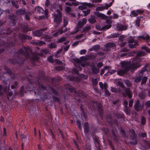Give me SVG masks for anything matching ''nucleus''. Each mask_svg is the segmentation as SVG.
Segmentation results:
<instances>
[{
  "instance_id": "obj_28",
  "label": "nucleus",
  "mask_w": 150,
  "mask_h": 150,
  "mask_svg": "<svg viewBox=\"0 0 150 150\" xmlns=\"http://www.w3.org/2000/svg\"><path fill=\"white\" fill-rule=\"evenodd\" d=\"M132 44H130L128 45V46L130 48H136L138 46L137 43V42H134Z\"/></svg>"
},
{
  "instance_id": "obj_21",
  "label": "nucleus",
  "mask_w": 150,
  "mask_h": 150,
  "mask_svg": "<svg viewBox=\"0 0 150 150\" xmlns=\"http://www.w3.org/2000/svg\"><path fill=\"white\" fill-rule=\"evenodd\" d=\"M99 85H100V87L102 89H106L108 88V85L106 83H105L104 84L102 82H100L99 83Z\"/></svg>"
},
{
  "instance_id": "obj_36",
  "label": "nucleus",
  "mask_w": 150,
  "mask_h": 150,
  "mask_svg": "<svg viewBox=\"0 0 150 150\" xmlns=\"http://www.w3.org/2000/svg\"><path fill=\"white\" fill-rule=\"evenodd\" d=\"M63 21L64 24L63 27H65L68 23V20L67 19V18L66 17L64 18Z\"/></svg>"
},
{
  "instance_id": "obj_3",
  "label": "nucleus",
  "mask_w": 150,
  "mask_h": 150,
  "mask_svg": "<svg viewBox=\"0 0 150 150\" xmlns=\"http://www.w3.org/2000/svg\"><path fill=\"white\" fill-rule=\"evenodd\" d=\"M95 14L98 17L101 18L103 19H106V23L108 24V25H106L102 27L101 29V30L108 29L111 27V24L112 23L110 19H107L108 18V16L105 15L104 14L100 13L98 12H95Z\"/></svg>"
},
{
  "instance_id": "obj_18",
  "label": "nucleus",
  "mask_w": 150,
  "mask_h": 150,
  "mask_svg": "<svg viewBox=\"0 0 150 150\" xmlns=\"http://www.w3.org/2000/svg\"><path fill=\"white\" fill-rule=\"evenodd\" d=\"M125 93L128 96V97L130 98H131L132 97V95L131 91H130V88H126V89H125Z\"/></svg>"
},
{
  "instance_id": "obj_31",
  "label": "nucleus",
  "mask_w": 150,
  "mask_h": 150,
  "mask_svg": "<svg viewBox=\"0 0 150 150\" xmlns=\"http://www.w3.org/2000/svg\"><path fill=\"white\" fill-rule=\"evenodd\" d=\"M111 91L112 92L114 93H117L118 92L119 93H121V91L120 89L118 90L117 88L113 87H111Z\"/></svg>"
},
{
  "instance_id": "obj_44",
  "label": "nucleus",
  "mask_w": 150,
  "mask_h": 150,
  "mask_svg": "<svg viewBox=\"0 0 150 150\" xmlns=\"http://www.w3.org/2000/svg\"><path fill=\"white\" fill-rule=\"evenodd\" d=\"M144 71L143 70L139 71L137 76L138 77H139V78H141V79H142V78L143 75Z\"/></svg>"
},
{
  "instance_id": "obj_42",
  "label": "nucleus",
  "mask_w": 150,
  "mask_h": 150,
  "mask_svg": "<svg viewBox=\"0 0 150 150\" xmlns=\"http://www.w3.org/2000/svg\"><path fill=\"white\" fill-rule=\"evenodd\" d=\"M117 86H120L122 88V89L125 88V86L123 82L120 81H118L117 83Z\"/></svg>"
},
{
  "instance_id": "obj_39",
  "label": "nucleus",
  "mask_w": 150,
  "mask_h": 150,
  "mask_svg": "<svg viewBox=\"0 0 150 150\" xmlns=\"http://www.w3.org/2000/svg\"><path fill=\"white\" fill-rule=\"evenodd\" d=\"M10 63L12 64H16L18 63L19 62L16 59H11L9 60Z\"/></svg>"
},
{
  "instance_id": "obj_32",
  "label": "nucleus",
  "mask_w": 150,
  "mask_h": 150,
  "mask_svg": "<svg viewBox=\"0 0 150 150\" xmlns=\"http://www.w3.org/2000/svg\"><path fill=\"white\" fill-rule=\"evenodd\" d=\"M44 38L45 41H50V39L52 38V37L51 36H50L47 35H44Z\"/></svg>"
},
{
  "instance_id": "obj_37",
  "label": "nucleus",
  "mask_w": 150,
  "mask_h": 150,
  "mask_svg": "<svg viewBox=\"0 0 150 150\" xmlns=\"http://www.w3.org/2000/svg\"><path fill=\"white\" fill-rule=\"evenodd\" d=\"M81 30V29L79 28L77 26V28H74V30L71 32V34H75L78 33Z\"/></svg>"
},
{
  "instance_id": "obj_52",
  "label": "nucleus",
  "mask_w": 150,
  "mask_h": 150,
  "mask_svg": "<svg viewBox=\"0 0 150 150\" xmlns=\"http://www.w3.org/2000/svg\"><path fill=\"white\" fill-rule=\"evenodd\" d=\"M88 21L91 24L94 23L96 21L95 19L93 18L88 19Z\"/></svg>"
},
{
  "instance_id": "obj_60",
  "label": "nucleus",
  "mask_w": 150,
  "mask_h": 150,
  "mask_svg": "<svg viewBox=\"0 0 150 150\" xmlns=\"http://www.w3.org/2000/svg\"><path fill=\"white\" fill-rule=\"evenodd\" d=\"M51 4L50 3V2L49 0H47L46 1V2L45 3V7L47 8H48V7L50 6V5H51Z\"/></svg>"
},
{
  "instance_id": "obj_53",
  "label": "nucleus",
  "mask_w": 150,
  "mask_h": 150,
  "mask_svg": "<svg viewBox=\"0 0 150 150\" xmlns=\"http://www.w3.org/2000/svg\"><path fill=\"white\" fill-rule=\"evenodd\" d=\"M131 14L133 15V16H132L131 15V16L132 17L134 16V17H136L137 16H138V14L137 13V12L136 11H132L131 12Z\"/></svg>"
},
{
  "instance_id": "obj_43",
  "label": "nucleus",
  "mask_w": 150,
  "mask_h": 150,
  "mask_svg": "<svg viewBox=\"0 0 150 150\" xmlns=\"http://www.w3.org/2000/svg\"><path fill=\"white\" fill-rule=\"evenodd\" d=\"M146 122V119L145 117L143 116L141 117V122L142 125H144L145 124Z\"/></svg>"
},
{
  "instance_id": "obj_30",
  "label": "nucleus",
  "mask_w": 150,
  "mask_h": 150,
  "mask_svg": "<svg viewBox=\"0 0 150 150\" xmlns=\"http://www.w3.org/2000/svg\"><path fill=\"white\" fill-rule=\"evenodd\" d=\"M25 18L26 19L28 20H30V15L31 13L29 12H25Z\"/></svg>"
},
{
  "instance_id": "obj_5",
  "label": "nucleus",
  "mask_w": 150,
  "mask_h": 150,
  "mask_svg": "<svg viewBox=\"0 0 150 150\" xmlns=\"http://www.w3.org/2000/svg\"><path fill=\"white\" fill-rule=\"evenodd\" d=\"M130 133L131 134V137L132 140L131 142V144L135 145L137 144V139L136 138V134L134 131L132 129L130 131Z\"/></svg>"
},
{
  "instance_id": "obj_8",
  "label": "nucleus",
  "mask_w": 150,
  "mask_h": 150,
  "mask_svg": "<svg viewBox=\"0 0 150 150\" xmlns=\"http://www.w3.org/2000/svg\"><path fill=\"white\" fill-rule=\"evenodd\" d=\"M47 28H42L39 30H37L34 31L33 32V34L35 36L37 37H40L43 34L42 32L43 31H45L46 30Z\"/></svg>"
},
{
  "instance_id": "obj_25",
  "label": "nucleus",
  "mask_w": 150,
  "mask_h": 150,
  "mask_svg": "<svg viewBox=\"0 0 150 150\" xmlns=\"http://www.w3.org/2000/svg\"><path fill=\"white\" fill-rule=\"evenodd\" d=\"M19 38L22 41L26 40V35L23 34H20L18 36Z\"/></svg>"
},
{
  "instance_id": "obj_58",
  "label": "nucleus",
  "mask_w": 150,
  "mask_h": 150,
  "mask_svg": "<svg viewBox=\"0 0 150 150\" xmlns=\"http://www.w3.org/2000/svg\"><path fill=\"white\" fill-rule=\"evenodd\" d=\"M145 105L146 108H148L150 107V100L146 102L145 103Z\"/></svg>"
},
{
  "instance_id": "obj_34",
  "label": "nucleus",
  "mask_w": 150,
  "mask_h": 150,
  "mask_svg": "<svg viewBox=\"0 0 150 150\" xmlns=\"http://www.w3.org/2000/svg\"><path fill=\"white\" fill-rule=\"evenodd\" d=\"M65 11L68 14H70V12L72 11L71 8L69 6H66L65 8Z\"/></svg>"
},
{
  "instance_id": "obj_41",
  "label": "nucleus",
  "mask_w": 150,
  "mask_h": 150,
  "mask_svg": "<svg viewBox=\"0 0 150 150\" xmlns=\"http://www.w3.org/2000/svg\"><path fill=\"white\" fill-rule=\"evenodd\" d=\"M138 135L139 137H147V134L146 132H139L138 134Z\"/></svg>"
},
{
  "instance_id": "obj_4",
  "label": "nucleus",
  "mask_w": 150,
  "mask_h": 150,
  "mask_svg": "<svg viewBox=\"0 0 150 150\" xmlns=\"http://www.w3.org/2000/svg\"><path fill=\"white\" fill-rule=\"evenodd\" d=\"M57 14H54L53 15L54 21L56 23V26H58L62 22V13L59 10L56 11Z\"/></svg>"
},
{
  "instance_id": "obj_62",
  "label": "nucleus",
  "mask_w": 150,
  "mask_h": 150,
  "mask_svg": "<svg viewBox=\"0 0 150 150\" xmlns=\"http://www.w3.org/2000/svg\"><path fill=\"white\" fill-rule=\"evenodd\" d=\"M136 11L137 12V14H141L144 12V11L142 10L138 9L136 10Z\"/></svg>"
},
{
  "instance_id": "obj_20",
  "label": "nucleus",
  "mask_w": 150,
  "mask_h": 150,
  "mask_svg": "<svg viewBox=\"0 0 150 150\" xmlns=\"http://www.w3.org/2000/svg\"><path fill=\"white\" fill-rule=\"evenodd\" d=\"M92 71L93 73L95 74H97L100 71V69L98 68L95 66L92 67Z\"/></svg>"
},
{
  "instance_id": "obj_45",
  "label": "nucleus",
  "mask_w": 150,
  "mask_h": 150,
  "mask_svg": "<svg viewBox=\"0 0 150 150\" xmlns=\"http://www.w3.org/2000/svg\"><path fill=\"white\" fill-rule=\"evenodd\" d=\"M52 82L53 83L57 85V83L59 81V80L58 79H56L55 78H53L52 79Z\"/></svg>"
},
{
  "instance_id": "obj_57",
  "label": "nucleus",
  "mask_w": 150,
  "mask_h": 150,
  "mask_svg": "<svg viewBox=\"0 0 150 150\" xmlns=\"http://www.w3.org/2000/svg\"><path fill=\"white\" fill-rule=\"evenodd\" d=\"M76 124L77 125L78 128L80 130H81L82 128L81 127V123L80 122L79 120H77L76 121Z\"/></svg>"
},
{
  "instance_id": "obj_55",
  "label": "nucleus",
  "mask_w": 150,
  "mask_h": 150,
  "mask_svg": "<svg viewBox=\"0 0 150 150\" xmlns=\"http://www.w3.org/2000/svg\"><path fill=\"white\" fill-rule=\"evenodd\" d=\"M91 28L90 26H87L85 27L83 30V31L84 32L88 31L91 29Z\"/></svg>"
},
{
  "instance_id": "obj_7",
  "label": "nucleus",
  "mask_w": 150,
  "mask_h": 150,
  "mask_svg": "<svg viewBox=\"0 0 150 150\" xmlns=\"http://www.w3.org/2000/svg\"><path fill=\"white\" fill-rule=\"evenodd\" d=\"M134 109L137 112L142 110L143 108V105L140 104V101L137 100L134 105Z\"/></svg>"
},
{
  "instance_id": "obj_19",
  "label": "nucleus",
  "mask_w": 150,
  "mask_h": 150,
  "mask_svg": "<svg viewBox=\"0 0 150 150\" xmlns=\"http://www.w3.org/2000/svg\"><path fill=\"white\" fill-rule=\"evenodd\" d=\"M43 9L40 6H37L35 8V12L37 13L40 14L41 13H42L43 11Z\"/></svg>"
},
{
  "instance_id": "obj_50",
  "label": "nucleus",
  "mask_w": 150,
  "mask_h": 150,
  "mask_svg": "<svg viewBox=\"0 0 150 150\" xmlns=\"http://www.w3.org/2000/svg\"><path fill=\"white\" fill-rule=\"evenodd\" d=\"M18 85V83L17 81H15L14 82L13 84L12 85L11 88L12 89H13L17 87Z\"/></svg>"
},
{
  "instance_id": "obj_6",
  "label": "nucleus",
  "mask_w": 150,
  "mask_h": 150,
  "mask_svg": "<svg viewBox=\"0 0 150 150\" xmlns=\"http://www.w3.org/2000/svg\"><path fill=\"white\" fill-rule=\"evenodd\" d=\"M93 6L94 5L90 3H84L82 5L79 6L78 8L79 9L83 11L87 8V7L91 8L93 7Z\"/></svg>"
},
{
  "instance_id": "obj_63",
  "label": "nucleus",
  "mask_w": 150,
  "mask_h": 150,
  "mask_svg": "<svg viewBox=\"0 0 150 150\" xmlns=\"http://www.w3.org/2000/svg\"><path fill=\"white\" fill-rule=\"evenodd\" d=\"M105 95L107 96H109L110 95V93L108 91L107 89H105Z\"/></svg>"
},
{
  "instance_id": "obj_12",
  "label": "nucleus",
  "mask_w": 150,
  "mask_h": 150,
  "mask_svg": "<svg viewBox=\"0 0 150 150\" xmlns=\"http://www.w3.org/2000/svg\"><path fill=\"white\" fill-rule=\"evenodd\" d=\"M116 46L115 44L113 42H108L105 44L104 47L107 48L106 50H109V48H112Z\"/></svg>"
},
{
  "instance_id": "obj_14",
  "label": "nucleus",
  "mask_w": 150,
  "mask_h": 150,
  "mask_svg": "<svg viewBox=\"0 0 150 150\" xmlns=\"http://www.w3.org/2000/svg\"><path fill=\"white\" fill-rule=\"evenodd\" d=\"M26 11L24 8L23 9H19L16 11V13L18 15H22L25 14Z\"/></svg>"
},
{
  "instance_id": "obj_29",
  "label": "nucleus",
  "mask_w": 150,
  "mask_h": 150,
  "mask_svg": "<svg viewBox=\"0 0 150 150\" xmlns=\"http://www.w3.org/2000/svg\"><path fill=\"white\" fill-rule=\"evenodd\" d=\"M133 79L134 80V81L136 83H139L140 82L141 79V78H139L137 76H135L133 78Z\"/></svg>"
},
{
  "instance_id": "obj_48",
  "label": "nucleus",
  "mask_w": 150,
  "mask_h": 150,
  "mask_svg": "<svg viewBox=\"0 0 150 150\" xmlns=\"http://www.w3.org/2000/svg\"><path fill=\"white\" fill-rule=\"evenodd\" d=\"M56 43L54 42L52 43L49 45V47L50 48H55L57 47Z\"/></svg>"
},
{
  "instance_id": "obj_61",
  "label": "nucleus",
  "mask_w": 150,
  "mask_h": 150,
  "mask_svg": "<svg viewBox=\"0 0 150 150\" xmlns=\"http://www.w3.org/2000/svg\"><path fill=\"white\" fill-rule=\"evenodd\" d=\"M53 56H50L47 59L51 63H53L54 61L53 59Z\"/></svg>"
},
{
  "instance_id": "obj_64",
  "label": "nucleus",
  "mask_w": 150,
  "mask_h": 150,
  "mask_svg": "<svg viewBox=\"0 0 150 150\" xmlns=\"http://www.w3.org/2000/svg\"><path fill=\"white\" fill-rule=\"evenodd\" d=\"M91 145L90 144L86 146V147L85 150H91Z\"/></svg>"
},
{
  "instance_id": "obj_23",
  "label": "nucleus",
  "mask_w": 150,
  "mask_h": 150,
  "mask_svg": "<svg viewBox=\"0 0 150 150\" xmlns=\"http://www.w3.org/2000/svg\"><path fill=\"white\" fill-rule=\"evenodd\" d=\"M94 140L96 146V147H97L98 146H100V143L99 142L100 140H99L98 137H95Z\"/></svg>"
},
{
  "instance_id": "obj_17",
  "label": "nucleus",
  "mask_w": 150,
  "mask_h": 150,
  "mask_svg": "<svg viewBox=\"0 0 150 150\" xmlns=\"http://www.w3.org/2000/svg\"><path fill=\"white\" fill-rule=\"evenodd\" d=\"M45 75V73L43 71L41 70H40L39 72L38 79L39 80L40 79H44Z\"/></svg>"
},
{
  "instance_id": "obj_47",
  "label": "nucleus",
  "mask_w": 150,
  "mask_h": 150,
  "mask_svg": "<svg viewBox=\"0 0 150 150\" xmlns=\"http://www.w3.org/2000/svg\"><path fill=\"white\" fill-rule=\"evenodd\" d=\"M82 11L84 14V16H86L90 13V10L89 9H87L86 10H83Z\"/></svg>"
},
{
  "instance_id": "obj_10",
  "label": "nucleus",
  "mask_w": 150,
  "mask_h": 150,
  "mask_svg": "<svg viewBox=\"0 0 150 150\" xmlns=\"http://www.w3.org/2000/svg\"><path fill=\"white\" fill-rule=\"evenodd\" d=\"M6 46L8 47V45L6 44L4 42L3 40L0 41V54L2 53L4 50V48Z\"/></svg>"
},
{
  "instance_id": "obj_56",
  "label": "nucleus",
  "mask_w": 150,
  "mask_h": 150,
  "mask_svg": "<svg viewBox=\"0 0 150 150\" xmlns=\"http://www.w3.org/2000/svg\"><path fill=\"white\" fill-rule=\"evenodd\" d=\"M125 83L126 85L128 87H130L132 86V84L129 81L126 80L125 81Z\"/></svg>"
},
{
  "instance_id": "obj_13",
  "label": "nucleus",
  "mask_w": 150,
  "mask_h": 150,
  "mask_svg": "<svg viewBox=\"0 0 150 150\" xmlns=\"http://www.w3.org/2000/svg\"><path fill=\"white\" fill-rule=\"evenodd\" d=\"M139 38H141L143 40H145L146 42H149L150 39V37L147 34H145L141 36L138 37Z\"/></svg>"
},
{
  "instance_id": "obj_15",
  "label": "nucleus",
  "mask_w": 150,
  "mask_h": 150,
  "mask_svg": "<svg viewBox=\"0 0 150 150\" xmlns=\"http://www.w3.org/2000/svg\"><path fill=\"white\" fill-rule=\"evenodd\" d=\"M62 27L59 30L55 32L52 35L53 37H56L58 36L59 34H62L63 33L65 32L62 29Z\"/></svg>"
},
{
  "instance_id": "obj_27",
  "label": "nucleus",
  "mask_w": 150,
  "mask_h": 150,
  "mask_svg": "<svg viewBox=\"0 0 150 150\" xmlns=\"http://www.w3.org/2000/svg\"><path fill=\"white\" fill-rule=\"evenodd\" d=\"M115 116L117 118H124L123 114L122 113H115Z\"/></svg>"
},
{
  "instance_id": "obj_51",
  "label": "nucleus",
  "mask_w": 150,
  "mask_h": 150,
  "mask_svg": "<svg viewBox=\"0 0 150 150\" xmlns=\"http://www.w3.org/2000/svg\"><path fill=\"white\" fill-rule=\"evenodd\" d=\"M147 77H143L142 80V81L141 83V84H143L145 83L147 80Z\"/></svg>"
},
{
  "instance_id": "obj_38",
  "label": "nucleus",
  "mask_w": 150,
  "mask_h": 150,
  "mask_svg": "<svg viewBox=\"0 0 150 150\" xmlns=\"http://www.w3.org/2000/svg\"><path fill=\"white\" fill-rule=\"evenodd\" d=\"M92 81L93 82V86H96L98 83V81L97 79L96 78L95 79H92Z\"/></svg>"
},
{
  "instance_id": "obj_35",
  "label": "nucleus",
  "mask_w": 150,
  "mask_h": 150,
  "mask_svg": "<svg viewBox=\"0 0 150 150\" xmlns=\"http://www.w3.org/2000/svg\"><path fill=\"white\" fill-rule=\"evenodd\" d=\"M120 34L119 33H113L109 36L110 38H115L119 37Z\"/></svg>"
},
{
  "instance_id": "obj_16",
  "label": "nucleus",
  "mask_w": 150,
  "mask_h": 150,
  "mask_svg": "<svg viewBox=\"0 0 150 150\" xmlns=\"http://www.w3.org/2000/svg\"><path fill=\"white\" fill-rule=\"evenodd\" d=\"M35 83L36 85L38 86L39 88L42 91H44L45 89V86L42 84L40 83L39 80L35 82Z\"/></svg>"
},
{
  "instance_id": "obj_33",
  "label": "nucleus",
  "mask_w": 150,
  "mask_h": 150,
  "mask_svg": "<svg viewBox=\"0 0 150 150\" xmlns=\"http://www.w3.org/2000/svg\"><path fill=\"white\" fill-rule=\"evenodd\" d=\"M139 97L141 99H144L146 97V95L145 93L143 92H141L139 95Z\"/></svg>"
},
{
  "instance_id": "obj_11",
  "label": "nucleus",
  "mask_w": 150,
  "mask_h": 150,
  "mask_svg": "<svg viewBox=\"0 0 150 150\" xmlns=\"http://www.w3.org/2000/svg\"><path fill=\"white\" fill-rule=\"evenodd\" d=\"M87 21V20L85 18H83L80 21H79L78 23L77 26L79 28L81 29L83 26L86 24Z\"/></svg>"
},
{
  "instance_id": "obj_54",
  "label": "nucleus",
  "mask_w": 150,
  "mask_h": 150,
  "mask_svg": "<svg viewBox=\"0 0 150 150\" xmlns=\"http://www.w3.org/2000/svg\"><path fill=\"white\" fill-rule=\"evenodd\" d=\"M140 19L139 18V17H138L137 18V19L135 21V23L138 26H139V23L140 21Z\"/></svg>"
},
{
  "instance_id": "obj_9",
  "label": "nucleus",
  "mask_w": 150,
  "mask_h": 150,
  "mask_svg": "<svg viewBox=\"0 0 150 150\" xmlns=\"http://www.w3.org/2000/svg\"><path fill=\"white\" fill-rule=\"evenodd\" d=\"M127 27L123 25L120 23H118L117 25L116 28L118 31H122L126 30L127 29Z\"/></svg>"
},
{
  "instance_id": "obj_40",
  "label": "nucleus",
  "mask_w": 150,
  "mask_h": 150,
  "mask_svg": "<svg viewBox=\"0 0 150 150\" xmlns=\"http://www.w3.org/2000/svg\"><path fill=\"white\" fill-rule=\"evenodd\" d=\"M18 2L17 1L15 2L14 1H12L11 2L12 5L16 8H18L19 7V6L17 4Z\"/></svg>"
},
{
  "instance_id": "obj_2",
  "label": "nucleus",
  "mask_w": 150,
  "mask_h": 150,
  "mask_svg": "<svg viewBox=\"0 0 150 150\" xmlns=\"http://www.w3.org/2000/svg\"><path fill=\"white\" fill-rule=\"evenodd\" d=\"M17 55V57H18L20 55L24 56L25 58L30 59L39 62V56L35 53H32L30 55L29 54L27 48L25 47H24L23 49H20L16 52L15 53Z\"/></svg>"
},
{
  "instance_id": "obj_46",
  "label": "nucleus",
  "mask_w": 150,
  "mask_h": 150,
  "mask_svg": "<svg viewBox=\"0 0 150 150\" xmlns=\"http://www.w3.org/2000/svg\"><path fill=\"white\" fill-rule=\"evenodd\" d=\"M4 69L6 71L7 73L10 74H12V71L9 68L6 66H4Z\"/></svg>"
},
{
  "instance_id": "obj_59",
  "label": "nucleus",
  "mask_w": 150,
  "mask_h": 150,
  "mask_svg": "<svg viewBox=\"0 0 150 150\" xmlns=\"http://www.w3.org/2000/svg\"><path fill=\"white\" fill-rule=\"evenodd\" d=\"M66 40L65 37H63L59 39L58 41V42H62L65 41Z\"/></svg>"
},
{
  "instance_id": "obj_49",
  "label": "nucleus",
  "mask_w": 150,
  "mask_h": 150,
  "mask_svg": "<svg viewBox=\"0 0 150 150\" xmlns=\"http://www.w3.org/2000/svg\"><path fill=\"white\" fill-rule=\"evenodd\" d=\"M112 3L111 2L109 3V4H107L105 5L104 6H103V7L104 10V9H108V8L110 7L112 5Z\"/></svg>"
},
{
  "instance_id": "obj_26",
  "label": "nucleus",
  "mask_w": 150,
  "mask_h": 150,
  "mask_svg": "<svg viewBox=\"0 0 150 150\" xmlns=\"http://www.w3.org/2000/svg\"><path fill=\"white\" fill-rule=\"evenodd\" d=\"M124 110L126 114L128 115H130V109L128 108V106L125 107L124 109Z\"/></svg>"
},
{
  "instance_id": "obj_24",
  "label": "nucleus",
  "mask_w": 150,
  "mask_h": 150,
  "mask_svg": "<svg viewBox=\"0 0 150 150\" xmlns=\"http://www.w3.org/2000/svg\"><path fill=\"white\" fill-rule=\"evenodd\" d=\"M65 5L71 6H78L79 5V4H78V2H72V3H70L69 2H67L65 3Z\"/></svg>"
},
{
  "instance_id": "obj_1",
  "label": "nucleus",
  "mask_w": 150,
  "mask_h": 150,
  "mask_svg": "<svg viewBox=\"0 0 150 150\" xmlns=\"http://www.w3.org/2000/svg\"><path fill=\"white\" fill-rule=\"evenodd\" d=\"M141 61V59L136 58L133 60V63L130 64L129 62L122 61L121 62L122 69L117 71V74L120 76L126 73L131 69L130 72L133 73L137 68L141 66L139 64Z\"/></svg>"
},
{
  "instance_id": "obj_22",
  "label": "nucleus",
  "mask_w": 150,
  "mask_h": 150,
  "mask_svg": "<svg viewBox=\"0 0 150 150\" xmlns=\"http://www.w3.org/2000/svg\"><path fill=\"white\" fill-rule=\"evenodd\" d=\"M22 30L23 32L24 33H26L29 30H31L29 28L28 25L27 24L24 25V26L22 27Z\"/></svg>"
}]
</instances>
